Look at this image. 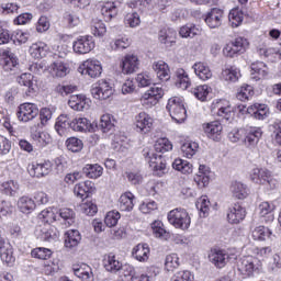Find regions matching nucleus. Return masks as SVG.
<instances>
[{
  "label": "nucleus",
  "mask_w": 281,
  "mask_h": 281,
  "mask_svg": "<svg viewBox=\"0 0 281 281\" xmlns=\"http://www.w3.org/2000/svg\"><path fill=\"white\" fill-rule=\"evenodd\" d=\"M262 273V261L258 257L248 255L237 261V274L244 280Z\"/></svg>",
  "instance_id": "nucleus-1"
},
{
  "label": "nucleus",
  "mask_w": 281,
  "mask_h": 281,
  "mask_svg": "<svg viewBox=\"0 0 281 281\" xmlns=\"http://www.w3.org/2000/svg\"><path fill=\"white\" fill-rule=\"evenodd\" d=\"M167 111L170 117L177 124H183L188 117V111L186 110V104L183 103V99L179 97H172L168 100Z\"/></svg>",
  "instance_id": "nucleus-2"
},
{
  "label": "nucleus",
  "mask_w": 281,
  "mask_h": 281,
  "mask_svg": "<svg viewBox=\"0 0 281 281\" xmlns=\"http://www.w3.org/2000/svg\"><path fill=\"white\" fill-rule=\"evenodd\" d=\"M250 180L258 186H265L267 190H276L278 180L273 178L267 168H254L250 172Z\"/></svg>",
  "instance_id": "nucleus-3"
},
{
  "label": "nucleus",
  "mask_w": 281,
  "mask_h": 281,
  "mask_svg": "<svg viewBox=\"0 0 281 281\" xmlns=\"http://www.w3.org/2000/svg\"><path fill=\"white\" fill-rule=\"evenodd\" d=\"M167 218L170 225L176 227V229H190V225L192 223V218L190 217L188 211L181 207L171 210L168 213Z\"/></svg>",
  "instance_id": "nucleus-4"
},
{
  "label": "nucleus",
  "mask_w": 281,
  "mask_h": 281,
  "mask_svg": "<svg viewBox=\"0 0 281 281\" xmlns=\"http://www.w3.org/2000/svg\"><path fill=\"white\" fill-rule=\"evenodd\" d=\"M90 92L94 100L104 101L112 98L115 90L106 79H100L91 86Z\"/></svg>",
  "instance_id": "nucleus-5"
},
{
  "label": "nucleus",
  "mask_w": 281,
  "mask_h": 281,
  "mask_svg": "<svg viewBox=\"0 0 281 281\" xmlns=\"http://www.w3.org/2000/svg\"><path fill=\"white\" fill-rule=\"evenodd\" d=\"M164 98V88L161 86L154 83V87L149 88L142 97L140 104L145 109H153L159 101Z\"/></svg>",
  "instance_id": "nucleus-6"
},
{
  "label": "nucleus",
  "mask_w": 281,
  "mask_h": 281,
  "mask_svg": "<svg viewBox=\"0 0 281 281\" xmlns=\"http://www.w3.org/2000/svg\"><path fill=\"white\" fill-rule=\"evenodd\" d=\"M249 48V41L245 37H237L234 41L226 44L223 48L224 56L227 58H235V56H240V54H245Z\"/></svg>",
  "instance_id": "nucleus-7"
},
{
  "label": "nucleus",
  "mask_w": 281,
  "mask_h": 281,
  "mask_svg": "<svg viewBox=\"0 0 281 281\" xmlns=\"http://www.w3.org/2000/svg\"><path fill=\"white\" fill-rule=\"evenodd\" d=\"M143 156L145 157L146 161H148L154 172L164 175V170H166V161H164L161 155H157L155 150L147 147L143 149Z\"/></svg>",
  "instance_id": "nucleus-8"
},
{
  "label": "nucleus",
  "mask_w": 281,
  "mask_h": 281,
  "mask_svg": "<svg viewBox=\"0 0 281 281\" xmlns=\"http://www.w3.org/2000/svg\"><path fill=\"white\" fill-rule=\"evenodd\" d=\"M78 71L81 76L89 78H100L102 76V64L97 59H88L79 66Z\"/></svg>",
  "instance_id": "nucleus-9"
},
{
  "label": "nucleus",
  "mask_w": 281,
  "mask_h": 281,
  "mask_svg": "<svg viewBox=\"0 0 281 281\" xmlns=\"http://www.w3.org/2000/svg\"><path fill=\"white\" fill-rule=\"evenodd\" d=\"M38 105L34 103H22L18 108V120L20 122H32L35 117H38Z\"/></svg>",
  "instance_id": "nucleus-10"
},
{
  "label": "nucleus",
  "mask_w": 281,
  "mask_h": 281,
  "mask_svg": "<svg viewBox=\"0 0 281 281\" xmlns=\"http://www.w3.org/2000/svg\"><path fill=\"white\" fill-rule=\"evenodd\" d=\"M153 124L155 120L150 117V114L146 112H140L135 116V128L137 133L146 135L153 131Z\"/></svg>",
  "instance_id": "nucleus-11"
},
{
  "label": "nucleus",
  "mask_w": 281,
  "mask_h": 281,
  "mask_svg": "<svg viewBox=\"0 0 281 281\" xmlns=\"http://www.w3.org/2000/svg\"><path fill=\"white\" fill-rule=\"evenodd\" d=\"M95 47L91 35L79 36L72 44L75 54H89Z\"/></svg>",
  "instance_id": "nucleus-12"
},
{
  "label": "nucleus",
  "mask_w": 281,
  "mask_h": 281,
  "mask_svg": "<svg viewBox=\"0 0 281 281\" xmlns=\"http://www.w3.org/2000/svg\"><path fill=\"white\" fill-rule=\"evenodd\" d=\"M212 110L218 117H222V120H226V122H229L232 117H234V109L232 108V104H229V101L227 100H218L213 103Z\"/></svg>",
  "instance_id": "nucleus-13"
},
{
  "label": "nucleus",
  "mask_w": 281,
  "mask_h": 281,
  "mask_svg": "<svg viewBox=\"0 0 281 281\" xmlns=\"http://www.w3.org/2000/svg\"><path fill=\"white\" fill-rule=\"evenodd\" d=\"M27 172L31 177H36L37 179H41V177H47V175L52 172V162H32L27 166Z\"/></svg>",
  "instance_id": "nucleus-14"
},
{
  "label": "nucleus",
  "mask_w": 281,
  "mask_h": 281,
  "mask_svg": "<svg viewBox=\"0 0 281 281\" xmlns=\"http://www.w3.org/2000/svg\"><path fill=\"white\" fill-rule=\"evenodd\" d=\"M91 104V100H89L85 94H72L68 100V105L74 111H87Z\"/></svg>",
  "instance_id": "nucleus-15"
},
{
  "label": "nucleus",
  "mask_w": 281,
  "mask_h": 281,
  "mask_svg": "<svg viewBox=\"0 0 281 281\" xmlns=\"http://www.w3.org/2000/svg\"><path fill=\"white\" fill-rule=\"evenodd\" d=\"M204 133L209 139L220 142L221 135H223V124L218 121L206 123L204 124Z\"/></svg>",
  "instance_id": "nucleus-16"
},
{
  "label": "nucleus",
  "mask_w": 281,
  "mask_h": 281,
  "mask_svg": "<svg viewBox=\"0 0 281 281\" xmlns=\"http://www.w3.org/2000/svg\"><path fill=\"white\" fill-rule=\"evenodd\" d=\"M0 258L2 262H5L7 265H14V261L16 260L12 245L5 241L2 237H0Z\"/></svg>",
  "instance_id": "nucleus-17"
},
{
  "label": "nucleus",
  "mask_w": 281,
  "mask_h": 281,
  "mask_svg": "<svg viewBox=\"0 0 281 281\" xmlns=\"http://www.w3.org/2000/svg\"><path fill=\"white\" fill-rule=\"evenodd\" d=\"M262 130L260 127H245L244 143L248 147H254L260 142Z\"/></svg>",
  "instance_id": "nucleus-18"
},
{
  "label": "nucleus",
  "mask_w": 281,
  "mask_h": 281,
  "mask_svg": "<svg viewBox=\"0 0 281 281\" xmlns=\"http://www.w3.org/2000/svg\"><path fill=\"white\" fill-rule=\"evenodd\" d=\"M247 216V211L240 204H235L228 210L227 220L232 225H238V223L245 221Z\"/></svg>",
  "instance_id": "nucleus-19"
},
{
  "label": "nucleus",
  "mask_w": 281,
  "mask_h": 281,
  "mask_svg": "<svg viewBox=\"0 0 281 281\" xmlns=\"http://www.w3.org/2000/svg\"><path fill=\"white\" fill-rule=\"evenodd\" d=\"M209 260L218 269H223V267L227 265V260H229V255H227L225 250L212 249L211 252L209 254Z\"/></svg>",
  "instance_id": "nucleus-20"
},
{
  "label": "nucleus",
  "mask_w": 281,
  "mask_h": 281,
  "mask_svg": "<svg viewBox=\"0 0 281 281\" xmlns=\"http://www.w3.org/2000/svg\"><path fill=\"white\" fill-rule=\"evenodd\" d=\"M259 210V216L261 223H273L276 220V216L273 214V211L276 210V206L269 202H262L258 206Z\"/></svg>",
  "instance_id": "nucleus-21"
},
{
  "label": "nucleus",
  "mask_w": 281,
  "mask_h": 281,
  "mask_svg": "<svg viewBox=\"0 0 281 281\" xmlns=\"http://www.w3.org/2000/svg\"><path fill=\"white\" fill-rule=\"evenodd\" d=\"M71 71L68 64L57 60L48 66V72L53 78H65Z\"/></svg>",
  "instance_id": "nucleus-22"
},
{
  "label": "nucleus",
  "mask_w": 281,
  "mask_h": 281,
  "mask_svg": "<svg viewBox=\"0 0 281 281\" xmlns=\"http://www.w3.org/2000/svg\"><path fill=\"white\" fill-rule=\"evenodd\" d=\"M18 82L21 87L26 88V95H34L36 93V82L34 81V75L24 72L20 77H18Z\"/></svg>",
  "instance_id": "nucleus-23"
},
{
  "label": "nucleus",
  "mask_w": 281,
  "mask_h": 281,
  "mask_svg": "<svg viewBox=\"0 0 281 281\" xmlns=\"http://www.w3.org/2000/svg\"><path fill=\"white\" fill-rule=\"evenodd\" d=\"M121 67L123 74H135V71L139 69V58H137L135 55H126L122 59Z\"/></svg>",
  "instance_id": "nucleus-24"
},
{
  "label": "nucleus",
  "mask_w": 281,
  "mask_h": 281,
  "mask_svg": "<svg viewBox=\"0 0 281 281\" xmlns=\"http://www.w3.org/2000/svg\"><path fill=\"white\" fill-rule=\"evenodd\" d=\"M95 191V184L89 180L85 182H80L75 186L74 193L76 196H79V199H89V194Z\"/></svg>",
  "instance_id": "nucleus-25"
},
{
  "label": "nucleus",
  "mask_w": 281,
  "mask_h": 281,
  "mask_svg": "<svg viewBox=\"0 0 281 281\" xmlns=\"http://www.w3.org/2000/svg\"><path fill=\"white\" fill-rule=\"evenodd\" d=\"M71 131L76 133H91L93 124L87 117L78 116L72 119Z\"/></svg>",
  "instance_id": "nucleus-26"
},
{
  "label": "nucleus",
  "mask_w": 281,
  "mask_h": 281,
  "mask_svg": "<svg viewBox=\"0 0 281 281\" xmlns=\"http://www.w3.org/2000/svg\"><path fill=\"white\" fill-rule=\"evenodd\" d=\"M205 23L212 30L221 27L223 23V10L216 8L212 9L205 16Z\"/></svg>",
  "instance_id": "nucleus-27"
},
{
  "label": "nucleus",
  "mask_w": 281,
  "mask_h": 281,
  "mask_svg": "<svg viewBox=\"0 0 281 281\" xmlns=\"http://www.w3.org/2000/svg\"><path fill=\"white\" fill-rule=\"evenodd\" d=\"M72 271L79 280L93 281V270L87 263L76 265L72 267Z\"/></svg>",
  "instance_id": "nucleus-28"
},
{
  "label": "nucleus",
  "mask_w": 281,
  "mask_h": 281,
  "mask_svg": "<svg viewBox=\"0 0 281 281\" xmlns=\"http://www.w3.org/2000/svg\"><path fill=\"white\" fill-rule=\"evenodd\" d=\"M250 69L252 80H262V78H267V76H269V67H267V64L262 61L251 64Z\"/></svg>",
  "instance_id": "nucleus-29"
},
{
  "label": "nucleus",
  "mask_w": 281,
  "mask_h": 281,
  "mask_svg": "<svg viewBox=\"0 0 281 281\" xmlns=\"http://www.w3.org/2000/svg\"><path fill=\"white\" fill-rule=\"evenodd\" d=\"M29 54L32 56V58H35L37 60L41 58H45V56L49 54V46L44 42H36L31 45Z\"/></svg>",
  "instance_id": "nucleus-30"
},
{
  "label": "nucleus",
  "mask_w": 281,
  "mask_h": 281,
  "mask_svg": "<svg viewBox=\"0 0 281 281\" xmlns=\"http://www.w3.org/2000/svg\"><path fill=\"white\" fill-rule=\"evenodd\" d=\"M72 122L74 117H71V115L60 114L55 123V131H57L58 135L63 136L65 135L66 131L71 128Z\"/></svg>",
  "instance_id": "nucleus-31"
},
{
  "label": "nucleus",
  "mask_w": 281,
  "mask_h": 281,
  "mask_svg": "<svg viewBox=\"0 0 281 281\" xmlns=\"http://www.w3.org/2000/svg\"><path fill=\"white\" fill-rule=\"evenodd\" d=\"M194 181L198 188L203 189L210 184V168L205 165H200L198 173L194 176Z\"/></svg>",
  "instance_id": "nucleus-32"
},
{
  "label": "nucleus",
  "mask_w": 281,
  "mask_h": 281,
  "mask_svg": "<svg viewBox=\"0 0 281 281\" xmlns=\"http://www.w3.org/2000/svg\"><path fill=\"white\" fill-rule=\"evenodd\" d=\"M103 267L109 273H117L122 271V263L120 259L113 254H109L103 260Z\"/></svg>",
  "instance_id": "nucleus-33"
},
{
  "label": "nucleus",
  "mask_w": 281,
  "mask_h": 281,
  "mask_svg": "<svg viewBox=\"0 0 281 281\" xmlns=\"http://www.w3.org/2000/svg\"><path fill=\"white\" fill-rule=\"evenodd\" d=\"M132 256L138 262H147L150 256V247H148V244H138L133 248Z\"/></svg>",
  "instance_id": "nucleus-34"
},
{
  "label": "nucleus",
  "mask_w": 281,
  "mask_h": 281,
  "mask_svg": "<svg viewBox=\"0 0 281 281\" xmlns=\"http://www.w3.org/2000/svg\"><path fill=\"white\" fill-rule=\"evenodd\" d=\"M192 69L200 80L205 81L212 78V70L210 69V66H207V64L205 63L198 61L192 66Z\"/></svg>",
  "instance_id": "nucleus-35"
},
{
  "label": "nucleus",
  "mask_w": 281,
  "mask_h": 281,
  "mask_svg": "<svg viewBox=\"0 0 281 281\" xmlns=\"http://www.w3.org/2000/svg\"><path fill=\"white\" fill-rule=\"evenodd\" d=\"M153 69L159 80H170V67L166 61L158 60L153 64Z\"/></svg>",
  "instance_id": "nucleus-36"
},
{
  "label": "nucleus",
  "mask_w": 281,
  "mask_h": 281,
  "mask_svg": "<svg viewBox=\"0 0 281 281\" xmlns=\"http://www.w3.org/2000/svg\"><path fill=\"white\" fill-rule=\"evenodd\" d=\"M247 113L256 120H265L269 115V108L266 104L255 103L247 108Z\"/></svg>",
  "instance_id": "nucleus-37"
},
{
  "label": "nucleus",
  "mask_w": 281,
  "mask_h": 281,
  "mask_svg": "<svg viewBox=\"0 0 281 281\" xmlns=\"http://www.w3.org/2000/svg\"><path fill=\"white\" fill-rule=\"evenodd\" d=\"M257 54L261 58H273L280 54V49L269 45L267 42H262L257 46Z\"/></svg>",
  "instance_id": "nucleus-38"
},
{
  "label": "nucleus",
  "mask_w": 281,
  "mask_h": 281,
  "mask_svg": "<svg viewBox=\"0 0 281 281\" xmlns=\"http://www.w3.org/2000/svg\"><path fill=\"white\" fill-rule=\"evenodd\" d=\"M135 195L132 192L123 193L119 199V207L121 212H131L135 207Z\"/></svg>",
  "instance_id": "nucleus-39"
},
{
  "label": "nucleus",
  "mask_w": 281,
  "mask_h": 281,
  "mask_svg": "<svg viewBox=\"0 0 281 281\" xmlns=\"http://www.w3.org/2000/svg\"><path fill=\"white\" fill-rule=\"evenodd\" d=\"M100 8L104 21H111L117 16V7L115 5V2H102Z\"/></svg>",
  "instance_id": "nucleus-40"
},
{
  "label": "nucleus",
  "mask_w": 281,
  "mask_h": 281,
  "mask_svg": "<svg viewBox=\"0 0 281 281\" xmlns=\"http://www.w3.org/2000/svg\"><path fill=\"white\" fill-rule=\"evenodd\" d=\"M80 240H82V237L80 236V232L76 229H70L65 234V247L68 249L78 247V245H80Z\"/></svg>",
  "instance_id": "nucleus-41"
},
{
  "label": "nucleus",
  "mask_w": 281,
  "mask_h": 281,
  "mask_svg": "<svg viewBox=\"0 0 281 281\" xmlns=\"http://www.w3.org/2000/svg\"><path fill=\"white\" fill-rule=\"evenodd\" d=\"M18 207L23 214H30L36 209V203L32 198L23 195L18 200Z\"/></svg>",
  "instance_id": "nucleus-42"
},
{
  "label": "nucleus",
  "mask_w": 281,
  "mask_h": 281,
  "mask_svg": "<svg viewBox=\"0 0 281 281\" xmlns=\"http://www.w3.org/2000/svg\"><path fill=\"white\" fill-rule=\"evenodd\" d=\"M231 192L236 199H247L249 195V189H247V186L238 181L232 182Z\"/></svg>",
  "instance_id": "nucleus-43"
},
{
  "label": "nucleus",
  "mask_w": 281,
  "mask_h": 281,
  "mask_svg": "<svg viewBox=\"0 0 281 281\" xmlns=\"http://www.w3.org/2000/svg\"><path fill=\"white\" fill-rule=\"evenodd\" d=\"M31 137L38 148H45V146L52 144V136L47 132H34Z\"/></svg>",
  "instance_id": "nucleus-44"
},
{
  "label": "nucleus",
  "mask_w": 281,
  "mask_h": 281,
  "mask_svg": "<svg viewBox=\"0 0 281 281\" xmlns=\"http://www.w3.org/2000/svg\"><path fill=\"white\" fill-rule=\"evenodd\" d=\"M90 32L93 34V36H97L98 38H102L104 34H106V25L102 20L94 18L91 20L90 23Z\"/></svg>",
  "instance_id": "nucleus-45"
},
{
  "label": "nucleus",
  "mask_w": 281,
  "mask_h": 281,
  "mask_svg": "<svg viewBox=\"0 0 281 281\" xmlns=\"http://www.w3.org/2000/svg\"><path fill=\"white\" fill-rule=\"evenodd\" d=\"M103 171L104 169L102 168V166L98 164L86 165L82 169L83 175L88 179H99V177H102Z\"/></svg>",
  "instance_id": "nucleus-46"
},
{
  "label": "nucleus",
  "mask_w": 281,
  "mask_h": 281,
  "mask_svg": "<svg viewBox=\"0 0 281 281\" xmlns=\"http://www.w3.org/2000/svg\"><path fill=\"white\" fill-rule=\"evenodd\" d=\"M0 192L7 196H14L19 194V182L9 180L0 184Z\"/></svg>",
  "instance_id": "nucleus-47"
},
{
  "label": "nucleus",
  "mask_w": 281,
  "mask_h": 281,
  "mask_svg": "<svg viewBox=\"0 0 281 281\" xmlns=\"http://www.w3.org/2000/svg\"><path fill=\"white\" fill-rule=\"evenodd\" d=\"M98 127L102 133H109L115 127V117L111 114H103L100 119Z\"/></svg>",
  "instance_id": "nucleus-48"
},
{
  "label": "nucleus",
  "mask_w": 281,
  "mask_h": 281,
  "mask_svg": "<svg viewBox=\"0 0 281 281\" xmlns=\"http://www.w3.org/2000/svg\"><path fill=\"white\" fill-rule=\"evenodd\" d=\"M176 86L179 87V89H182L183 91H186V89H188V87H190L191 81H190V77L188 76V72H186V70L183 68H179L176 71Z\"/></svg>",
  "instance_id": "nucleus-49"
},
{
  "label": "nucleus",
  "mask_w": 281,
  "mask_h": 281,
  "mask_svg": "<svg viewBox=\"0 0 281 281\" xmlns=\"http://www.w3.org/2000/svg\"><path fill=\"white\" fill-rule=\"evenodd\" d=\"M181 151L183 157H187V159H192L193 155H196L199 151V143L187 140L181 145Z\"/></svg>",
  "instance_id": "nucleus-50"
},
{
  "label": "nucleus",
  "mask_w": 281,
  "mask_h": 281,
  "mask_svg": "<svg viewBox=\"0 0 281 281\" xmlns=\"http://www.w3.org/2000/svg\"><path fill=\"white\" fill-rule=\"evenodd\" d=\"M221 78L226 82H237L240 78V70L236 67L225 68L222 70Z\"/></svg>",
  "instance_id": "nucleus-51"
},
{
  "label": "nucleus",
  "mask_w": 281,
  "mask_h": 281,
  "mask_svg": "<svg viewBox=\"0 0 281 281\" xmlns=\"http://www.w3.org/2000/svg\"><path fill=\"white\" fill-rule=\"evenodd\" d=\"M172 168L173 170H178V172H182V175H192L193 170L192 164L181 158H178L172 162Z\"/></svg>",
  "instance_id": "nucleus-52"
},
{
  "label": "nucleus",
  "mask_w": 281,
  "mask_h": 281,
  "mask_svg": "<svg viewBox=\"0 0 281 281\" xmlns=\"http://www.w3.org/2000/svg\"><path fill=\"white\" fill-rule=\"evenodd\" d=\"M179 34L182 38H194L201 34V29L194 24H187L180 29Z\"/></svg>",
  "instance_id": "nucleus-53"
},
{
  "label": "nucleus",
  "mask_w": 281,
  "mask_h": 281,
  "mask_svg": "<svg viewBox=\"0 0 281 281\" xmlns=\"http://www.w3.org/2000/svg\"><path fill=\"white\" fill-rule=\"evenodd\" d=\"M151 231L155 238L168 240L169 234L166 232V228L164 227V223L161 221H155L154 223H151Z\"/></svg>",
  "instance_id": "nucleus-54"
},
{
  "label": "nucleus",
  "mask_w": 281,
  "mask_h": 281,
  "mask_svg": "<svg viewBox=\"0 0 281 281\" xmlns=\"http://www.w3.org/2000/svg\"><path fill=\"white\" fill-rule=\"evenodd\" d=\"M272 234L269 227L258 226L252 231V238L254 240H267V238H271Z\"/></svg>",
  "instance_id": "nucleus-55"
},
{
  "label": "nucleus",
  "mask_w": 281,
  "mask_h": 281,
  "mask_svg": "<svg viewBox=\"0 0 281 281\" xmlns=\"http://www.w3.org/2000/svg\"><path fill=\"white\" fill-rule=\"evenodd\" d=\"M210 91H212V88H210L207 85L198 86L192 89L193 95L201 102H205V100H207Z\"/></svg>",
  "instance_id": "nucleus-56"
},
{
  "label": "nucleus",
  "mask_w": 281,
  "mask_h": 281,
  "mask_svg": "<svg viewBox=\"0 0 281 281\" xmlns=\"http://www.w3.org/2000/svg\"><path fill=\"white\" fill-rule=\"evenodd\" d=\"M181 261L179 260V255L170 254L165 259V269L166 271H175L179 269Z\"/></svg>",
  "instance_id": "nucleus-57"
},
{
  "label": "nucleus",
  "mask_w": 281,
  "mask_h": 281,
  "mask_svg": "<svg viewBox=\"0 0 281 281\" xmlns=\"http://www.w3.org/2000/svg\"><path fill=\"white\" fill-rule=\"evenodd\" d=\"M237 100H240V102H245L247 100H251L254 98V87L251 86H243L237 91Z\"/></svg>",
  "instance_id": "nucleus-58"
},
{
  "label": "nucleus",
  "mask_w": 281,
  "mask_h": 281,
  "mask_svg": "<svg viewBox=\"0 0 281 281\" xmlns=\"http://www.w3.org/2000/svg\"><path fill=\"white\" fill-rule=\"evenodd\" d=\"M155 153H169L172 150V143L168 138H159L154 145Z\"/></svg>",
  "instance_id": "nucleus-59"
},
{
  "label": "nucleus",
  "mask_w": 281,
  "mask_h": 281,
  "mask_svg": "<svg viewBox=\"0 0 281 281\" xmlns=\"http://www.w3.org/2000/svg\"><path fill=\"white\" fill-rule=\"evenodd\" d=\"M66 146L71 153H80L85 147V144L78 137H70L66 140Z\"/></svg>",
  "instance_id": "nucleus-60"
},
{
  "label": "nucleus",
  "mask_w": 281,
  "mask_h": 281,
  "mask_svg": "<svg viewBox=\"0 0 281 281\" xmlns=\"http://www.w3.org/2000/svg\"><path fill=\"white\" fill-rule=\"evenodd\" d=\"M243 19H244V14L241 10L239 9L231 10L228 14V20L233 27H238V25L243 23Z\"/></svg>",
  "instance_id": "nucleus-61"
},
{
  "label": "nucleus",
  "mask_w": 281,
  "mask_h": 281,
  "mask_svg": "<svg viewBox=\"0 0 281 281\" xmlns=\"http://www.w3.org/2000/svg\"><path fill=\"white\" fill-rule=\"evenodd\" d=\"M52 249L48 248H34L31 252L33 258H37L38 260H49L52 258Z\"/></svg>",
  "instance_id": "nucleus-62"
},
{
  "label": "nucleus",
  "mask_w": 281,
  "mask_h": 281,
  "mask_svg": "<svg viewBox=\"0 0 281 281\" xmlns=\"http://www.w3.org/2000/svg\"><path fill=\"white\" fill-rule=\"evenodd\" d=\"M124 23L125 25H127V27H137V25L142 23V20L139 19V13H127L124 18Z\"/></svg>",
  "instance_id": "nucleus-63"
},
{
  "label": "nucleus",
  "mask_w": 281,
  "mask_h": 281,
  "mask_svg": "<svg viewBox=\"0 0 281 281\" xmlns=\"http://www.w3.org/2000/svg\"><path fill=\"white\" fill-rule=\"evenodd\" d=\"M171 281H194V276L188 270H182L176 272L172 276Z\"/></svg>",
  "instance_id": "nucleus-64"
}]
</instances>
